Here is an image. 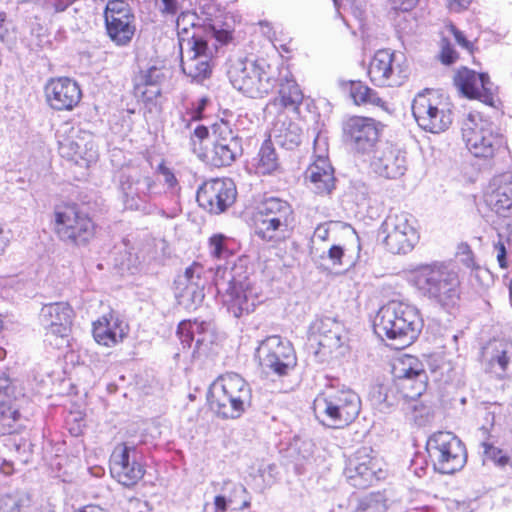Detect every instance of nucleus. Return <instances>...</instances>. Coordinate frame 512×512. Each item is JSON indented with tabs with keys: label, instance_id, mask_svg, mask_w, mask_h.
<instances>
[{
	"label": "nucleus",
	"instance_id": "obj_1",
	"mask_svg": "<svg viewBox=\"0 0 512 512\" xmlns=\"http://www.w3.org/2000/svg\"><path fill=\"white\" fill-rule=\"evenodd\" d=\"M213 282L227 312L235 318L252 313L260 304V291L241 262L216 267Z\"/></svg>",
	"mask_w": 512,
	"mask_h": 512
},
{
	"label": "nucleus",
	"instance_id": "obj_2",
	"mask_svg": "<svg viewBox=\"0 0 512 512\" xmlns=\"http://www.w3.org/2000/svg\"><path fill=\"white\" fill-rule=\"evenodd\" d=\"M410 281L423 297L447 312L459 304L461 291L458 274L443 262L417 266L411 272Z\"/></svg>",
	"mask_w": 512,
	"mask_h": 512
},
{
	"label": "nucleus",
	"instance_id": "obj_3",
	"mask_svg": "<svg viewBox=\"0 0 512 512\" xmlns=\"http://www.w3.org/2000/svg\"><path fill=\"white\" fill-rule=\"evenodd\" d=\"M424 326L419 310L408 303L392 300L380 307L374 321V332L395 341L396 348L412 344Z\"/></svg>",
	"mask_w": 512,
	"mask_h": 512
},
{
	"label": "nucleus",
	"instance_id": "obj_4",
	"mask_svg": "<svg viewBox=\"0 0 512 512\" xmlns=\"http://www.w3.org/2000/svg\"><path fill=\"white\" fill-rule=\"evenodd\" d=\"M227 76L232 86L250 98L272 92L282 76V64L273 66L265 59H237L230 62Z\"/></svg>",
	"mask_w": 512,
	"mask_h": 512
},
{
	"label": "nucleus",
	"instance_id": "obj_5",
	"mask_svg": "<svg viewBox=\"0 0 512 512\" xmlns=\"http://www.w3.org/2000/svg\"><path fill=\"white\" fill-rule=\"evenodd\" d=\"M294 210L285 199L265 196L253 214L255 234L264 241L276 242L285 238L294 224Z\"/></svg>",
	"mask_w": 512,
	"mask_h": 512
},
{
	"label": "nucleus",
	"instance_id": "obj_6",
	"mask_svg": "<svg viewBox=\"0 0 512 512\" xmlns=\"http://www.w3.org/2000/svg\"><path fill=\"white\" fill-rule=\"evenodd\" d=\"M461 131L467 149L477 158L491 159L507 149L506 139L498 127L480 113H469Z\"/></svg>",
	"mask_w": 512,
	"mask_h": 512
},
{
	"label": "nucleus",
	"instance_id": "obj_7",
	"mask_svg": "<svg viewBox=\"0 0 512 512\" xmlns=\"http://www.w3.org/2000/svg\"><path fill=\"white\" fill-rule=\"evenodd\" d=\"M426 450L434 470L441 474H454L467 462L465 445L452 432L433 433L427 440Z\"/></svg>",
	"mask_w": 512,
	"mask_h": 512
},
{
	"label": "nucleus",
	"instance_id": "obj_8",
	"mask_svg": "<svg viewBox=\"0 0 512 512\" xmlns=\"http://www.w3.org/2000/svg\"><path fill=\"white\" fill-rule=\"evenodd\" d=\"M209 408L216 416H228V404L231 412L239 415L246 411L251 403V389L238 374L222 378L220 389L215 388L207 396Z\"/></svg>",
	"mask_w": 512,
	"mask_h": 512
},
{
	"label": "nucleus",
	"instance_id": "obj_9",
	"mask_svg": "<svg viewBox=\"0 0 512 512\" xmlns=\"http://www.w3.org/2000/svg\"><path fill=\"white\" fill-rule=\"evenodd\" d=\"M157 184L152 176L140 172L125 173L119 176V191L126 210L152 214L156 207L151 203Z\"/></svg>",
	"mask_w": 512,
	"mask_h": 512
},
{
	"label": "nucleus",
	"instance_id": "obj_10",
	"mask_svg": "<svg viewBox=\"0 0 512 512\" xmlns=\"http://www.w3.org/2000/svg\"><path fill=\"white\" fill-rule=\"evenodd\" d=\"M54 216L55 232L64 243L84 246L93 238L95 225L92 219L76 205L57 207Z\"/></svg>",
	"mask_w": 512,
	"mask_h": 512
},
{
	"label": "nucleus",
	"instance_id": "obj_11",
	"mask_svg": "<svg viewBox=\"0 0 512 512\" xmlns=\"http://www.w3.org/2000/svg\"><path fill=\"white\" fill-rule=\"evenodd\" d=\"M380 232L384 235L383 243L393 254H407L419 240L414 227V218L405 211L390 210L383 221Z\"/></svg>",
	"mask_w": 512,
	"mask_h": 512
},
{
	"label": "nucleus",
	"instance_id": "obj_12",
	"mask_svg": "<svg viewBox=\"0 0 512 512\" xmlns=\"http://www.w3.org/2000/svg\"><path fill=\"white\" fill-rule=\"evenodd\" d=\"M412 114L423 130L440 133L452 123V112L436 92L425 90L418 93L412 102Z\"/></svg>",
	"mask_w": 512,
	"mask_h": 512
},
{
	"label": "nucleus",
	"instance_id": "obj_13",
	"mask_svg": "<svg viewBox=\"0 0 512 512\" xmlns=\"http://www.w3.org/2000/svg\"><path fill=\"white\" fill-rule=\"evenodd\" d=\"M259 365L266 373L286 376L297 364V357L290 341L279 335L262 340L255 353Z\"/></svg>",
	"mask_w": 512,
	"mask_h": 512
},
{
	"label": "nucleus",
	"instance_id": "obj_14",
	"mask_svg": "<svg viewBox=\"0 0 512 512\" xmlns=\"http://www.w3.org/2000/svg\"><path fill=\"white\" fill-rule=\"evenodd\" d=\"M211 129L214 140L208 153L210 164L218 168L232 165L243 154L242 138L224 119L216 121Z\"/></svg>",
	"mask_w": 512,
	"mask_h": 512
},
{
	"label": "nucleus",
	"instance_id": "obj_15",
	"mask_svg": "<svg viewBox=\"0 0 512 512\" xmlns=\"http://www.w3.org/2000/svg\"><path fill=\"white\" fill-rule=\"evenodd\" d=\"M186 40V47L180 49L181 69L192 82L203 83L212 74V50L208 40L196 36Z\"/></svg>",
	"mask_w": 512,
	"mask_h": 512
},
{
	"label": "nucleus",
	"instance_id": "obj_16",
	"mask_svg": "<svg viewBox=\"0 0 512 512\" xmlns=\"http://www.w3.org/2000/svg\"><path fill=\"white\" fill-rule=\"evenodd\" d=\"M107 35L118 46L129 44L135 34V16L125 0H110L104 10Z\"/></svg>",
	"mask_w": 512,
	"mask_h": 512
},
{
	"label": "nucleus",
	"instance_id": "obj_17",
	"mask_svg": "<svg viewBox=\"0 0 512 512\" xmlns=\"http://www.w3.org/2000/svg\"><path fill=\"white\" fill-rule=\"evenodd\" d=\"M236 196V186L230 178H215L198 188L196 200L205 211L218 215L235 202Z\"/></svg>",
	"mask_w": 512,
	"mask_h": 512
},
{
	"label": "nucleus",
	"instance_id": "obj_18",
	"mask_svg": "<svg viewBox=\"0 0 512 512\" xmlns=\"http://www.w3.org/2000/svg\"><path fill=\"white\" fill-rule=\"evenodd\" d=\"M312 408L315 416H359L361 399L351 389H329L314 399Z\"/></svg>",
	"mask_w": 512,
	"mask_h": 512
},
{
	"label": "nucleus",
	"instance_id": "obj_19",
	"mask_svg": "<svg viewBox=\"0 0 512 512\" xmlns=\"http://www.w3.org/2000/svg\"><path fill=\"white\" fill-rule=\"evenodd\" d=\"M343 136L356 153L368 154L379 140V123L368 117H350L343 123Z\"/></svg>",
	"mask_w": 512,
	"mask_h": 512
},
{
	"label": "nucleus",
	"instance_id": "obj_20",
	"mask_svg": "<svg viewBox=\"0 0 512 512\" xmlns=\"http://www.w3.org/2000/svg\"><path fill=\"white\" fill-rule=\"evenodd\" d=\"M392 373L397 385L405 391V396H421L427 387V373L423 364L414 356L406 355L392 366Z\"/></svg>",
	"mask_w": 512,
	"mask_h": 512
},
{
	"label": "nucleus",
	"instance_id": "obj_21",
	"mask_svg": "<svg viewBox=\"0 0 512 512\" xmlns=\"http://www.w3.org/2000/svg\"><path fill=\"white\" fill-rule=\"evenodd\" d=\"M134 452V447L122 443L114 448L110 457L112 477L126 487L137 484L145 474L143 465L132 455Z\"/></svg>",
	"mask_w": 512,
	"mask_h": 512
},
{
	"label": "nucleus",
	"instance_id": "obj_22",
	"mask_svg": "<svg viewBox=\"0 0 512 512\" xmlns=\"http://www.w3.org/2000/svg\"><path fill=\"white\" fill-rule=\"evenodd\" d=\"M367 73L370 81L379 87L400 86L406 78L400 65L396 64L394 52L389 49L375 52L369 62Z\"/></svg>",
	"mask_w": 512,
	"mask_h": 512
},
{
	"label": "nucleus",
	"instance_id": "obj_23",
	"mask_svg": "<svg viewBox=\"0 0 512 512\" xmlns=\"http://www.w3.org/2000/svg\"><path fill=\"white\" fill-rule=\"evenodd\" d=\"M45 99L54 111H71L81 101L82 90L79 84L69 77H56L44 86Z\"/></svg>",
	"mask_w": 512,
	"mask_h": 512
},
{
	"label": "nucleus",
	"instance_id": "obj_24",
	"mask_svg": "<svg viewBox=\"0 0 512 512\" xmlns=\"http://www.w3.org/2000/svg\"><path fill=\"white\" fill-rule=\"evenodd\" d=\"M454 84L470 99H478L486 105H495L497 88L490 81L487 73H476L474 70L462 67L454 76Z\"/></svg>",
	"mask_w": 512,
	"mask_h": 512
},
{
	"label": "nucleus",
	"instance_id": "obj_25",
	"mask_svg": "<svg viewBox=\"0 0 512 512\" xmlns=\"http://www.w3.org/2000/svg\"><path fill=\"white\" fill-rule=\"evenodd\" d=\"M370 451L367 447L359 449L345 469L348 482L355 488H367L383 477L384 472L378 467L377 460L370 456Z\"/></svg>",
	"mask_w": 512,
	"mask_h": 512
},
{
	"label": "nucleus",
	"instance_id": "obj_26",
	"mask_svg": "<svg viewBox=\"0 0 512 512\" xmlns=\"http://www.w3.org/2000/svg\"><path fill=\"white\" fill-rule=\"evenodd\" d=\"M486 371L500 380H512V342L494 339L482 349Z\"/></svg>",
	"mask_w": 512,
	"mask_h": 512
},
{
	"label": "nucleus",
	"instance_id": "obj_27",
	"mask_svg": "<svg viewBox=\"0 0 512 512\" xmlns=\"http://www.w3.org/2000/svg\"><path fill=\"white\" fill-rule=\"evenodd\" d=\"M371 168L378 176L398 179L407 170L406 153L391 143H385L374 151Z\"/></svg>",
	"mask_w": 512,
	"mask_h": 512
},
{
	"label": "nucleus",
	"instance_id": "obj_28",
	"mask_svg": "<svg viewBox=\"0 0 512 512\" xmlns=\"http://www.w3.org/2000/svg\"><path fill=\"white\" fill-rule=\"evenodd\" d=\"M73 309L67 302H54L43 305L39 321L46 335L67 337L72 324Z\"/></svg>",
	"mask_w": 512,
	"mask_h": 512
},
{
	"label": "nucleus",
	"instance_id": "obj_29",
	"mask_svg": "<svg viewBox=\"0 0 512 512\" xmlns=\"http://www.w3.org/2000/svg\"><path fill=\"white\" fill-rule=\"evenodd\" d=\"M317 333L319 348L324 352L332 353L340 348L346 339V331L343 323L333 317H321L312 327Z\"/></svg>",
	"mask_w": 512,
	"mask_h": 512
},
{
	"label": "nucleus",
	"instance_id": "obj_30",
	"mask_svg": "<svg viewBox=\"0 0 512 512\" xmlns=\"http://www.w3.org/2000/svg\"><path fill=\"white\" fill-rule=\"evenodd\" d=\"M204 267L194 262L187 267L183 274L178 275L174 280L175 295L179 298H188L195 301L202 298L203 289L206 284L205 278L202 277Z\"/></svg>",
	"mask_w": 512,
	"mask_h": 512
},
{
	"label": "nucleus",
	"instance_id": "obj_31",
	"mask_svg": "<svg viewBox=\"0 0 512 512\" xmlns=\"http://www.w3.org/2000/svg\"><path fill=\"white\" fill-rule=\"evenodd\" d=\"M305 178L317 194H330L335 188L334 168L326 155H319L307 168Z\"/></svg>",
	"mask_w": 512,
	"mask_h": 512
},
{
	"label": "nucleus",
	"instance_id": "obj_32",
	"mask_svg": "<svg viewBox=\"0 0 512 512\" xmlns=\"http://www.w3.org/2000/svg\"><path fill=\"white\" fill-rule=\"evenodd\" d=\"M93 337L98 344L111 347L125 336V328L113 313L105 314L93 323Z\"/></svg>",
	"mask_w": 512,
	"mask_h": 512
},
{
	"label": "nucleus",
	"instance_id": "obj_33",
	"mask_svg": "<svg viewBox=\"0 0 512 512\" xmlns=\"http://www.w3.org/2000/svg\"><path fill=\"white\" fill-rule=\"evenodd\" d=\"M93 146V142L86 140L85 137L70 135L63 139H58L60 155L75 163H78L80 160L92 161L96 157Z\"/></svg>",
	"mask_w": 512,
	"mask_h": 512
},
{
	"label": "nucleus",
	"instance_id": "obj_34",
	"mask_svg": "<svg viewBox=\"0 0 512 512\" xmlns=\"http://www.w3.org/2000/svg\"><path fill=\"white\" fill-rule=\"evenodd\" d=\"M278 100L282 107L298 111L304 95L299 85L293 78L288 66L282 64V76L278 79Z\"/></svg>",
	"mask_w": 512,
	"mask_h": 512
},
{
	"label": "nucleus",
	"instance_id": "obj_35",
	"mask_svg": "<svg viewBox=\"0 0 512 512\" xmlns=\"http://www.w3.org/2000/svg\"><path fill=\"white\" fill-rule=\"evenodd\" d=\"M339 87L344 91H349L350 97L353 99L354 103L357 105H373V106H383L384 101L381 97H379L378 93L364 84L362 81H353V80H338Z\"/></svg>",
	"mask_w": 512,
	"mask_h": 512
},
{
	"label": "nucleus",
	"instance_id": "obj_36",
	"mask_svg": "<svg viewBox=\"0 0 512 512\" xmlns=\"http://www.w3.org/2000/svg\"><path fill=\"white\" fill-rule=\"evenodd\" d=\"M252 166L258 175H271L280 169L279 156L270 138L262 143Z\"/></svg>",
	"mask_w": 512,
	"mask_h": 512
},
{
	"label": "nucleus",
	"instance_id": "obj_37",
	"mask_svg": "<svg viewBox=\"0 0 512 512\" xmlns=\"http://www.w3.org/2000/svg\"><path fill=\"white\" fill-rule=\"evenodd\" d=\"M493 209L501 217H512V172L503 173L493 195Z\"/></svg>",
	"mask_w": 512,
	"mask_h": 512
},
{
	"label": "nucleus",
	"instance_id": "obj_38",
	"mask_svg": "<svg viewBox=\"0 0 512 512\" xmlns=\"http://www.w3.org/2000/svg\"><path fill=\"white\" fill-rule=\"evenodd\" d=\"M164 80V73L156 66L141 71L136 90L141 93L144 101H153L161 95L160 85Z\"/></svg>",
	"mask_w": 512,
	"mask_h": 512
},
{
	"label": "nucleus",
	"instance_id": "obj_39",
	"mask_svg": "<svg viewBox=\"0 0 512 512\" xmlns=\"http://www.w3.org/2000/svg\"><path fill=\"white\" fill-rule=\"evenodd\" d=\"M175 17L180 49H184L186 47V39H190L193 36L207 40L203 28L196 24L198 20L196 13L182 9Z\"/></svg>",
	"mask_w": 512,
	"mask_h": 512
},
{
	"label": "nucleus",
	"instance_id": "obj_40",
	"mask_svg": "<svg viewBox=\"0 0 512 512\" xmlns=\"http://www.w3.org/2000/svg\"><path fill=\"white\" fill-rule=\"evenodd\" d=\"M272 135L277 145L293 150L298 147L302 141V129L292 121H278L275 123Z\"/></svg>",
	"mask_w": 512,
	"mask_h": 512
},
{
	"label": "nucleus",
	"instance_id": "obj_41",
	"mask_svg": "<svg viewBox=\"0 0 512 512\" xmlns=\"http://www.w3.org/2000/svg\"><path fill=\"white\" fill-rule=\"evenodd\" d=\"M205 329L204 322L198 321H181L177 327V336L181 342L183 349H189L195 343L192 355L195 356L204 343L203 332Z\"/></svg>",
	"mask_w": 512,
	"mask_h": 512
},
{
	"label": "nucleus",
	"instance_id": "obj_42",
	"mask_svg": "<svg viewBox=\"0 0 512 512\" xmlns=\"http://www.w3.org/2000/svg\"><path fill=\"white\" fill-rule=\"evenodd\" d=\"M15 388L5 375L0 376V416H20Z\"/></svg>",
	"mask_w": 512,
	"mask_h": 512
},
{
	"label": "nucleus",
	"instance_id": "obj_43",
	"mask_svg": "<svg viewBox=\"0 0 512 512\" xmlns=\"http://www.w3.org/2000/svg\"><path fill=\"white\" fill-rule=\"evenodd\" d=\"M237 247L235 239L222 233H215L208 239L210 255L216 259H227L233 256Z\"/></svg>",
	"mask_w": 512,
	"mask_h": 512
},
{
	"label": "nucleus",
	"instance_id": "obj_44",
	"mask_svg": "<svg viewBox=\"0 0 512 512\" xmlns=\"http://www.w3.org/2000/svg\"><path fill=\"white\" fill-rule=\"evenodd\" d=\"M386 498L381 492H373L357 498L352 512H385Z\"/></svg>",
	"mask_w": 512,
	"mask_h": 512
},
{
	"label": "nucleus",
	"instance_id": "obj_45",
	"mask_svg": "<svg viewBox=\"0 0 512 512\" xmlns=\"http://www.w3.org/2000/svg\"><path fill=\"white\" fill-rule=\"evenodd\" d=\"M479 433L483 438L481 446L484 449L485 460L492 461L498 467H505L509 463L507 454L486 440L487 429L485 427H481Z\"/></svg>",
	"mask_w": 512,
	"mask_h": 512
},
{
	"label": "nucleus",
	"instance_id": "obj_46",
	"mask_svg": "<svg viewBox=\"0 0 512 512\" xmlns=\"http://www.w3.org/2000/svg\"><path fill=\"white\" fill-rule=\"evenodd\" d=\"M26 500V494L19 491L0 495V512H21Z\"/></svg>",
	"mask_w": 512,
	"mask_h": 512
},
{
	"label": "nucleus",
	"instance_id": "obj_47",
	"mask_svg": "<svg viewBox=\"0 0 512 512\" xmlns=\"http://www.w3.org/2000/svg\"><path fill=\"white\" fill-rule=\"evenodd\" d=\"M314 450V444L309 439H302L301 437H295L293 442L290 444L288 449L289 453L298 455V459H308L312 456Z\"/></svg>",
	"mask_w": 512,
	"mask_h": 512
},
{
	"label": "nucleus",
	"instance_id": "obj_48",
	"mask_svg": "<svg viewBox=\"0 0 512 512\" xmlns=\"http://www.w3.org/2000/svg\"><path fill=\"white\" fill-rule=\"evenodd\" d=\"M184 0H154L159 13L165 17H175L183 9Z\"/></svg>",
	"mask_w": 512,
	"mask_h": 512
},
{
	"label": "nucleus",
	"instance_id": "obj_49",
	"mask_svg": "<svg viewBox=\"0 0 512 512\" xmlns=\"http://www.w3.org/2000/svg\"><path fill=\"white\" fill-rule=\"evenodd\" d=\"M208 102V98L202 97L192 104V107L187 110L186 115L182 116V121L185 123L186 128L190 127V122L202 119Z\"/></svg>",
	"mask_w": 512,
	"mask_h": 512
},
{
	"label": "nucleus",
	"instance_id": "obj_50",
	"mask_svg": "<svg viewBox=\"0 0 512 512\" xmlns=\"http://www.w3.org/2000/svg\"><path fill=\"white\" fill-rule=\"evenodd\" d=\"M157 172L162 175L164 184L167 189L174 194L180 189L178 180L171 168L167 167L163 162L157 167Z\"/></svg>",
	"mask_w": 512,
	"mask_h": 512
},
{
	"label": "nucleus",
	"instance_id": "obj_51",
	"mask_svg": "<svg viewBox=\"0 0 512 512\" xmlns=\"http://www.w3.org/2000/svg\"><path fill=\"white\" fill-rule=\"evenodd\" d=\"M74 0H43L42 7L44 10L53 11L54 13L64 12L73 4Z\"/></svg>",
	"mask_w": 512,
	"mask_h": 512
},
{
	"label": "nucleus",
	"instance_id": "obj_52",
	"mask_svg": "<svg viewBox=\"0 0 512 512\" xmlns=\"http://www.w3.org/2000/svg\"><path fill=\"white\" fill-rule=\"evenodd\" d=\"M498 240L493 242L494 251L497 253V261L501 268L507 267V250L506 244L500 233L497 234Z\"/></svg>",
	"mask_w": 512,
	"mask_h": 512
},
{
	"label": "nucleus",
	"instance_id": "obj_53",
	"mask_svg": "<svg viewBox=\"0 0 512 512\" xmlns=\"http://www.w3.org/2000/svg\"><path fill=\"white\" fill-rule=\"evenodd\" d=\"M418 3V0H389L390 9L395 12H408Z\"/></svg>",
	"mask_w": 512,
	"mask_h": 512
},
{
	"label": "nucleus",
	"instance_id": "obj_54",
	"mask_svg": "<svg viewBox=\"0 0 512 512\" xmlns=\"http://www.w3.org/2000/svg\"><path fill=\"white\" fill-rule=\"evenodd\" d=\"M327 256L333 265H342L345 256L344 248L341 245H332L327 252Z\"/></svg>",
	"mask_w": 512,
	"mask_h": 512
},
{
	"label": "nucleus",
	"instance_id": "obj_55",
	"mask_svg": "<svg viewBox=\"0 0 512 512\" xmlns=\"http://www.w3.org/2000/svg\"><path fill=\"white\" fill-rule=\"evenodd\" d=\"M458 58V55L456 51L453 49V47L447 42L442 46V50L440 53V60L445 65H451L453 64L456 59Z\"/></svg>",
	"mask_w": 512,
	"mask_h": 512
},
{
	"label": "nucleus",
	"instance_id": "obj_56",
	"mask_svg": "<svg viewBox=\"0 0 512 512\" xmlns=\"http://www.w3.org/2000/svg\"><path fill=\"white\" fill-rule=\"evenodd\" d=\"M319 423L331 429H341L349 425L348 418H322Z\"/></svg>",
	"mask_w": 512,
	"mask_h": 512
},
{
	"label": "nucleus",
	"instance_id": "obj_57",
	"mask_svg": "<svg viewBox=\"0 0 512 512\" xmlns=\"http://www.w3.org/2000/svg\"><path fill=\"white\" fill-rule=\"evenodd\" d=\"M213 512H239L236 509H231L228 506V501L222 495H217L214 498V503L212 505Z\"/></svg>",
	"mask_w": 512,
	"mask_h": 512
},
{
	"label": "nucleus",
	"instance_id": "obj_58",
	"mask_svg": "<svg viewBox=\"0 0 512 512\" xmlns=\"http://www.w3.org/2000/svg\"><path fill=\"white\" fill-rule=\"evenodd\" d=\"M17 418H0V436L12 434L16 431Z\"/></svg>",
	"mask_w": 512,
	"mask_h": 512
},
{
	"label": "nucleus",
	"instance_id": "obj_59",
	"mask_svg": "<svg viewBox=\"0 0 512 512\" xmlns=\"http://www.w3.org/2000/svg\"><path fill=\"white\" fill-rule=\"evenodd\" d=\"M209 136V129L205 125H197L193 133L191 134L190 142L193 146H195V139H198L200 142L204 139L208 138Z\"/></svg>",
	"mask_w": 512,
	"mask_h": 512
},
{
	"label": "nucleus",
	"instance_id": "obj_60",
	"mask_svg": "<svg viewBox=\"0 0 512 512\" xmlns=\"http://www.w3.org/2000/svg\"><path fill=\"white\" fill-rule=\"evenodd\" d=\"M471 0H447V7L451 12H461L469 7Z\"/></svg>",
	"mask_w": 512,
	"mask_h": 512
},
{
	"label": "nucleus",
	"instance_id": "obj_61",
	"mask_svg": "<svg viewBox=\"0 0 512 512\" xmlns=\"http://www.w3.org/2000/svg\"><path fill=\"white\" fill-rule=\"evenodd\" d=\"M454 38L456 42L463 48H466L467 50L471 49V42L466 39L465 35L460 30H454Z\"/></svg>",
	"mask_w": 512,
	"mask_h": 512
},
{
	"label": "nucleus",
	"instance_id": "obj_62",
	"mask_svg": "<svg viewBox=\"0 0 512 512\" xmlns=\"http://www.w3.org/2000/svg\"><path fill=\"white\" fill-rule=\"evenodd\" d=\"M75 512H108L107 510L97 506V505H86L79 509H77Z\"/></svg>",
	"mask_w": 512,
	"mask_h": 512
},
{
	"label": "nucleus",
	"instance_id": "obj_63",
	"mask_svg": "<svg viewBox=\"0 0 512 512\" xmlns=\"http://www.w3.org/2000/svg\"><path fill=\"white\" fill-rule=\"evenodd\" d=\"M8 242V238L4 235V231L0 227V255L5 251Z\"/></svg>",
	"mask_w": 512,
	"mask_h": 512
},
{
	"label": "nucleus",
	"instance_id": "obj_64",
	"mask_svg": "<svg viewBox=\"0 0 512 512\" xmlns=\"http://www.w3.org/2000/svg\"><path fill=\"white\" fill-rule=\"evenodd\" d=\"M453 401H454V403L452 404V406L455 408L456 407V403H459L460 405H464L466 403V398L461 396V397H458V398H453Z\"/></svg>",
	"mask_w": 512,
	"mask_h": 512
}]
</instances>
